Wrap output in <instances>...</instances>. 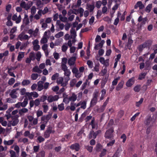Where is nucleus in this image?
Masks as SVG:
<instances>
[{
  "mask_svg": "<svg viewBox=\"0 0 157 157\" xmlns=\"http://www.w3.org/2000/svg\"><path fill=\"white\" fill-rule=\"evenodd\" d=\"M113 128H111L108 129L105 133L104 137L106 139H113Z\"/></svg>",
  "mask_w": 157,
  "mask_h": 157,
  "instance_id": "nucleus-1",
  "label": "nucleus"
},
{
  "mask_svg": "<svg viewBox=\"0 0 157 157\" xmlns=\"http://www.w3.org/2000/svg\"><path fill=\"white\" fill-rule=\"evenodd\" d=\"M101 132V131L99 130L97 131L94 132L93 130H91L90 131L89 134L88 135V138L89 139H91L92 138L95 139L96 138L98 135Z\"/></svg>",
  "mask_w": 157,
  "mask_h": 157,
  "instance_id": "nucleus-2",
  "label": "nucleus"
},
{
  "mask_svg": "<svg viewBox=\"0 0 157 157\" xmlns=\"http://www.w3.org/2000/svg\"><path fill=\"white\" fill-rule=\"evenodd\" d=\"M55 132V131L52 129V128L51 126H49L47 128L44 132V136L46 138H48L50 137L51 133H54Z\"/></svg>",
  "mask_w": 157,
  "mask_h": 157,
  "instance_id": "nucleus-3",
  "label": "nucleus"
},
{
  "mask_svg": "<svg viewBox=\"0 0 157 157\" xmlns=\"http://www.w3.org/2000/svg\"><path fill=\"white\" fill-rule=\"evenodd\" d=\"M59 98V96L55 95L54 96L50 95L48 96L47 98L48 101L49 103H51L53 101H57Z\"/></svg>",
  "mask_w": 157,
  "mask_h": 157,
  "instance_id": "nucleus-4",
  "label": "nucleus"
},
{
  "mask_svg": "<svg viewBox=\"0 0 157 157\" xmlns=\"http://www.w3.org/2000/svg\"><path fill=\"white\" fill-rule=\"evenodd\" d=\"M31 5H28V4H26V2L22 0L20 4V6L22 8L25 9V10H27L29 9L30 7L32 5V2H31Z\"/></svg>",
  "mask_w": 157,
  "mask_h": 157,
  "instance_id": "nucleus-5",
  "label": "nucleus"
},
{
  "mask_svg": "<svg viewBox=\"0 0 157 157\" xmlns=\"http://www.w3.org/2000/svg\"><path fill=\"white\" fill-rule=\"evenodd\" d=\"M70 147L72 150H75L76 151H78L80 149V145L79 144L76 143L71 144Z\"/></svg>",
  "mask_w": 157,
  "mask_h": 157,
  "instance_id": "nucleus-6",
  "label": "nucleus"
},
{
  "mask_svg": "<svg viewBox=\"0 0 157 157\" xmlns=\"http://www.w3.org/2000/svg\"><path fill=\"white\" fill-rule=\"evenodd\" d=\"M51 117V115L50 114L46 115H44L41 117V120L42 121H45L46 123L48 122Z\"/></svg>",
  "mask_w": 157,
  "mask_h": 157,
  "instance_id": "nucleus-7",
  "label": "nucleus"
},
{
  "mask_svg": "<svg viewBox=\"0 0 157 157\" xmlns=\"http://www.w3.org/2000/svg\"><path fill=\"white\" fill-rule=\"evenodd\" d=\"M63 102L65 103V104H68L70 102L69 98H68V95L66 94L65 93H63Z\"/></svg>",
  "mask_w": 157,
  "mask_h": 157,
  "instance_id": "nucleus-8",
  "label": "nucleus"
},
{
  "mask_svg": "<svg viewBox=\"0 0 157 157\" xmlns=\"http://www.w3.org/2000/svg\"><path fill=\"white\" fill-rule=\"evenodd\" d=\"M76 58L75 57H72L70 58L68 60V64L70 66L74 65L76 61Z\"/></svg>",
  "mask_w": 157,
  "mask_h": 157,
  "instance_id": "nucleus-9",
  "label": "nucleus"
},
{
  "mask_svg": "<svg viewBox=\"0 0 157 157\" xmlns=\"http://www.w3.org/2000/svg\"><path fill=\"white\" fill-rule=\"evenodd\" d=\"M71 72L70 70L68 69L65 71H64V75L67 77L65 78V80H66V79H67V80H69L70 79V76L71 75Z\"/></svg>",
  "mask_w": 157,
  "mask_h": 157,
  "instance_id": "nucleus-10",
  "label": "nucleus"
},
{
  "mask_svg": "<svg viewBox=\"0 0 157 157\" xmlns=\"http://www.w3.org/2000/svg\"><path fill=\"white\" fill-rule=\"evenodd\" d=\"M32 71L34 72H37L38 74H40L42 73V71L37 66H35L32 69Z\"/></svg>",
  "mask_w": 157,
  "mask_h": 157,
  "instance_id": "nucleus-11",
  "label": "nucleus"
},
{
  "mask_svg": "<svg viewBox=\"0 0 157 157\" xmlns=\"http://www.w3.org/2000/svg\"><path fill=\"white\" fill-rule=\"evenodd\" d=\"M152 41L151 40H148L146 41L143 44L144 46L146 47H149L152 44Z\"/></svg>",
  "mask_w": 157,
  "mask_h": 157,
  "instance_id": "nucleus-12",
  "label": "nucleus"
},
{
  "mask_svg": "<svg viewBox=\"0 0 157 157\" xmlns=\"http://www.w3.org/2000/svg\"><path fill=\"white\" fill-rule=\"evenodd\" d=\"M69 100L70 101L74 102L77 99V96L74 93L72 94V96L69 97Z\"/></svg>",
  "mask_w": 157,
  "mask_h": 157,
  "instance_id": "nucleus-13",
  "label": "nucleus"
},
{
  "mask_svg": "<svg viewBox=\"0 0 157 157\" xmlns=\"http://www.w3.org/2000/svg\"><path fill=\"white\" fill-rule=\"evenodd\" d=\"M84 11V9L81 8L80 7L79 9H78V10H77L76 9H73V11L72 12V13H73L75 14H76V12H77L78 13H83Z\"/></svg>",
  "mask_w": 157,
  "mask_h": 157,
  "instance_id": "nucleus-14",
  "label": "nucleus"
},
{
  "mask_svg": "<svg viewBox=\"0 0 157 157\" xmlns=\"http://www.w3.org/2000/svg\"><path fill=\"white\" fill-rule=\"evenodd\" d=\"M70 32L71 34V38H72L73 37L74 38H75L77 36V35L75 31V29L73 28H72L70 30Z\"/></svg>",
  "mask_w": 157,
  "mask_h": 157,
  "instance_id": "nucleus-15",
  "label": "nucleus"
},
{
  "mask_svg": "<svg viewBox=\"0 0 157 157\" xmlns=\"http://www.w3.org/2000/svg\"><path fill=\"white\" fill-rule=\"evenodd\" d=\"M44 83V82L42 81L39 82H38V90L40 91L42 90L44 88V86L43 85V84Z\"/></svg>",
  "mask_w": 157,
  "mask_h": 157,
  "instance_id": "nucleus-16",
  "label": "nucleus"
},
{
  "mask_svg": "<svg viewBox=\"0 0 157 157\" xmlns=\"http://www.w3.org/2000/svg\"><path fill=\"white\" fill-rule=\"evenodd\" d=\"M14 141V140L13 139L7 141L5 140L4 141L3 143L5 145H10L13 144Z\"/></svg>",
  "mask_w": 157,
  "mask_h": 157,
  "instance_id": "nucleus-17",
  "label": "nucleus"
},
{
  "mask_svg": "<svg viewBox=\"0 0 157 157\" xmlns=\"http://www.w3.org/2000/svg\"><path fill=\"white\" fill-rule=\"evenodd\" d=\"M135 82L134 77H133L128 80V87L131 86Z\"/></svg>",
  "mask_w": 157,
  "mask_h": 157,
  "instance_id": "nucleus-18",
  "label": "nucleus"
},
{
  "mask_svg": "<svg viewBox=\"0 0 157 157\" xmlns=\"http://www.w3.org/2000/svg\"><path fill=\"white\" fill-rule=\"evenodd\" d=\"M97 102V99L93 98L90 102V107H93L95 105Z\"/></svg>",
  "mask_w": 157,
  "mask_h": 157,
  "instance_id": "nucleus-19",
  "label": "nucleus"
},
{
  "mask_svg": "<svg viewBox=\"0 0 157 157\" xmlns=\"http://www.w3.org/2000/svg\"><path fill=\"white\" fill-rule=\"evenodd\" d=\"M28 99L27 98L24 99L23 102H21V106L23 107H25L28 103Z\"/></svg>",
  "mask_w": 157,
  "mask_h": 157,
  "instance_id": "nucleus-20",
  "label": "nucleus"
},
{
  "mask_svg": "<svg viewBox=\"0 0 157 157\" xmlns=\"http://www.w3.org/2000/svg\"><path fill=\"white\" fill-rule=\"evenodd\" d=\"M30 83V81L29 80H23L21 82V85L23 86L28 85Z\"/></svg>",
  "mask_w": 157,
  "mask_h": 157,
  "instance_id": "nucleus-21",
  "label": "nucleus"
},
{
  "mask_svg": "<svg viewBox=\"0 0 157 157\" xmlns=\"http://www.w3.org/2000/svg\"><path fill=\"white\" fill-rule=\"evenodd\" d=\"M45 156V152L44 151H41L36 155V157H44Z\"/></svg>",
  "mask_w": 157,
  "mask_h": 157,
  "instance_id": "nucleus-22",
  "label": "nucleus"
},
{
  "mask_svg": "<svg viewBox=\"0 0 157 157\" xmlns=\"http://www.w3.org/2000/svg\"><path fill=\"white\" fill-rule=\"evenodd\" d=\"M152 8V4H149L146 7L145 11L146 12L149 13L151 10V9Z\"/></svg>",
  "mask_w": 157,
  "mask_h": 157,
  "instance_id": "nucleus-23",
  "label": "nucleus"
},
{
  "mask_svg": "<svg viewBox=\"0 0 157 157\" xmlns=\"http://www.w3.org/2000/svg\"><path fill=\"white\" fill-rule=\"evenodd\" d=\"M24 52L19 53L17 58L18 61H20L24 57Z\"/></svg>",
  "mask_w": 157,
  "mask_h": 157,
  "instance_id": "nucleus-24",
  "label": "nucleus"
},
{
  "mask_svg": "<svg viewBox=\"0 0 157 157\" xmlns=\"http://www.w3.org/2000/svg\"><path fill=\"white\" fill-rule=\"evenodd\" d=\"M102 148V146L99 143L96 145V150L98 152L101 151Z\"/></svg>",
  "mask_w": 157,
  "mask_h": 157,
  "instance_id": "nucleus-25",
  "label": "nucleus"
},
{
  "mask_svg": "<svg viewBox=\"0 0 157 157\" xmlns=\"http://www.w3.org/2000/svg\"><path fill=\"white\" fill-rule=\"evenodd\" d=\"M124 84V82L123 81L121 82H119L118 84L116 90H117L118 91L120 90L123 87Z\"/></svg>",
  "mask_w": 157,
  "mask_h": 157,
  "instance_id": "nucleus-26",
  "label": "nucleus"
},
{
  "mask_svg": "<svg viewBox=\"0 0 157 157\" xmlns=\"http://www.w3.org/2000/svg\"><path fill=\"white\" fill-rule=\"evenodd\" d=\"M23 21L24 22V23L26 25H27L29 23V19L27 15L26 14H25V17L24 19L23 20Z\"/></svg>",
  "mask_w": 157,
  "mask_h": 157,
  "instance_id": "nucleus-27",
  "label": "nucleus"
},
{
  "mask_svg": "<svg viewBox=\"0 0 157 157\" xmlns=\"http://www.w3.org/2000/svg\"><path fill=\"white\" fill-rule=\"evenodd\" d=\"M147 74V73H142L139 75L138 77L139 80H141L145 78Z\"/></svg>",
  "mask_w": 157,
  "mask_h": 157,
  "instance_id": "nucleus-28",
  "label": "nucleus"
},
{
  "mask_svg": "<svg viewBox=\"0 0 157 157\" xmlns=\"http://www.w3.org/2000/svg\"><path fill=\"white\" fill-rule=\"evenodd\" d=\"M45 140L44 138L41 136H39L38 137L36 141L39 143H41L44 142Z\"/></svg>",
  "mask_w": 157,
  "mask_h": 157,
  "instance_id": "nucleus-29",
  "label": "nucleus"
},
{
  "mask_svg": "<svg viewBox=\"0 0 157 157\" xmlns=\"http://www.w3.org/2000/svg\"><path fill=\"white\" fill-rule=\"evenodd\" d=\"M88 10L90 13L92 12L95 8L94 6V5H89L87 6Z\"/></svg>",
  "mask_w": 157,
  "mask_h": 157,
  "instance_id": "nucleus-30",
  "label": "nucleus"
},
{
  "mask_svg": "<svg viewBox=\"0 0 157 157\" xmlns=\"http://www.w3.org/2000/svg\"><path fill=\"white\" fill-rule=\"evenodd\" d=\"M58 108L59 110L61 111L63 110L64 109V104L63 103H62L58 105Z\"/></svg>",
  "mask_w": 157,
  "mask_h": 157,
  "instance_id": "nucleus-31",
  "label": "nucleus"
},
{
  "mask_svg": "<svg viewBox=\"0 0 157 157\" xmlns=\"http://www.w3.org/2000/svg\"><path fill=\"white\" fill-rule=\"evenodd\" d=\"M142 26V25H141V24L139 25V23L137 25V29L136 31V33L138 34L140 33V31L141 30V27Z\"/></svg>",
  "mask_w": 157,
  "mask_h": 157,
  "instance_id": "nucleus-32",
  "label": "nucleus"
},
{
  "mask_svg": "<svg viewBox=\"0 0 157 157\" xmlns=\"http://www.w3.org/2000/svg\"><path fill=\"white\" fill-rule=\"evenodd\" d=\"M140 85H137L134 87L133 89L136 92H139L140 90L141 87Z\"/></svg>",
  "mask_w": 157,
  "mask_h": 157,
  "instance_id": "nucleus-33",
  "label": "nucleus"
},
{
  "mask_svg": "<svg viewBox=\"0 0 157 157\" xmlns=\"http://www.w3.org/2000/svg\"><path fill=\"white\" fill-rule=\"evenodd\" d=\"M38 75L37 73H33L31 75V78L33 80H35L37 79Z\"/></svg>",
  "mask_w": 157,
  "mask_h": 157,
  "instance_id": "nucleus-34",
  "label": "nucleus"
},
{
  "mask_svg": "<svg viewBox=\"0 0 157 157\" xmlns=\"http://www.w3.org/2000/svg\"><path fill=\"white\" fill-rule=\"evenodd\" d=\"M40 146L39 145L37 146H34L33 147V152L34 153L37 152L40 149Z\"/></svg>",
  "mask_w": 157,
  "mask_h": 157,
  "instance_id": "nucleus-35",
  "label": "nucleus"
},
{
  "mask_svg": "<svg viewBox=\"0 0 157 157\" xmlns=\"http://www.w3.org/2000/svg\"><path fill=\"white\" fill-rule=\"evenodd\" d=\"M36 0V5L37 6V7L39 8H41L42 5H43L41 1L40 0Z\"/></svg>",
  "mask_w": 157,
  "mask_h": 157,
  "instance_id": "nucleus-36",
  "label": "nucleus"
},
{
  "mask_svg": "<svg viewBox=\"0 0 157 157\" xmlns=\"http://www.w3.org/2000/svg\"><path fill=\"white\" fill-rule=\"evenodd\" d=\"M85 148L90 152H91L92 151L93 147L91 146L87 145L85 146Z\"/></svg>",
  "mask_w": 157,
  "mask_h": 157,
  "instance_id": "nucleus-37",
  "label": "nucleus"
},
{
  "mask_svg": "<svg viewBox=\"0 0 157 157\" xmlns=\"http://www.w3.org/2000/svg\"><path fill=\"white\" fill-rule=\"evenodd\" d=\"M106 151L107 150L105 149H103L100 154L99 157H102L105 156L106 154Z\"/></svg>",
  "mask_w": 157,
  "mask_h": 157,
  "instance_id": "nucleus-38",
  "label": "nucleus"
},
{
  "mask_svg": "<svg viewBox=\"0 0 157 157\" xmlns=\"http://www.w3.org/2000/svg\"><path fill=\"white\" fill-rule=\"evenodd\" d=\"M36 116L37 117H39L43 115V112L42 110L38 109L36 112Z\"/></svg>",
  "mask_w": 157,
  "mask_h": 157,
  "instance_id": "nucleus-39",
  "label": "nucleus"
},
{
  "mask_svg": "<svg viewBox=\"0 0 157 157\" xmlns=\"http://www.w3.org/2000/svg\"><path fill=\"white\" fill-rule=\"evenodd\" d=\"M86 102L85 101H83L81 104L80 108L83 109H85L86 108Z\"/></svg>",
  "mask_w": 157,
  "mask_h": 157,
  "instance_id": "nucleus-40",
  "label": "nucleus"
},
{
  "mask_svg": "<svg viewBox=\"0 0 157 157\" xmlns=\"http://www.w3.org/2000/svg\"><path fill=\"white\" fill-rule=\"evenodd\" d=\"M63 32H60L56 34L55 36V37L57 38H59L62 36H63Z\"/></svg>",
  "mask_w": 157,
  "mask_h": 157,
  "instance_id": "nucleus-41",
  "label": "nucleus"
},
{
  "mask_svg": "<svg viewBox=\"0 0 157 157\" xmlns=\"http://www.w3.org/2000/svg\"><path fill=\"white\" fill-rule=\"evenodd\" d=\"M28 109L25 108H23L19 110V113L21 114L22 113H26L28 112Z\"/></svg>",
  "mask_w": 157,
  "mask_h": 157,
  "instance_id": "nucleus-42",
  "label": "nucleus"
},
{
  "mask_svg": "<svg viewBox=\"0 0 157 157\" xmlns=\"http://www.w3.org/2000/svg\"><path fill=\"white\" fill-rule=\"evenodd\" d=\"M107 79L105 78L104 79H103L102 80V81H101V88H103L104 87V86H105V84L107 82Z\"/></svg>",
  "mask_w": 157,
  "mask_h": 157,
  "instance_id": "nucleus-43",
  "label": "nucleus"
},
{
  "mask_svg": "<svg viewBox=\"0 0 157 157\" xmlns=\"http://www.w3.org/2000/svg\"><path fill=\"white\" fill-rule=\"evenodd\" d=\"M15 82V79L14 78H11L9 80L8 84L10 85H13Z\"/></svg>",
  "mask_w": 157,
  "mask_h": 157,
  "instance_id": "nucleus-44",
  "label": "nucleus"
},
{
  "mask_svg": "<svg viewBox=\"0 0 157 157\" xmlns=\"http://www.w3.org/2000/svg\"><path fill=\"white\" fill-rule=\"evenodd\" d=\"M87 64L90 68H92L93 67V63L92 61L90 60H88L87 62Z\"/></svg>",
  "mask_w": 157,
  "mask_h": 157,
  "instance_id": "nucleus-45",
  "label": "nucleus"
},
{
  "mask_svg": "<svg viewBox=\"0 0 157 157\" xmlns=\"http://www.w3.org/2000/svg\"><path fill=\"white\" fill-rule=\"evenodd\" d=\"M146 48L144 46V44H142L140 45L138 47V49L139 51L140 52H141L142 51L143 48Z\"/></svg>",
  "mask_w": 157,
  "mask_h": 157,
  "instance_id": "nucleus-46",
  "label": "nucleus"
},
{
  "mask_svg": "<svg viewBox=\"0 0 157 157\" xmlns=\"http://www.w3.org/2000/svg\"><path fill=\"white\" fill-rule=\"evenodd\" d=\"M61 68L62 70L64 71H65L68 70L67 67L65 63H62L61 64Z\"/></svg>",
  "mask_w": 157,
  "mask_h": 157,
  "instance_id": "nucleus-47",
  "label": "nucleus"
},
{
  "mask_svg": "<svg viewBox=\"0 0 157 157\" xmlns=\"http://www.w3.org/2000/svg\"><path fill=\"white\" fill-rule=\"evenodd\" d=\"M42 107L43 108V112L46 113L48 109V107L47 105H43Z\"/></svg>",
  "mask_w": 157,
  "mask_h": 157,
  "instance_id": "nucleus-48",
  "label": "nucleus"
},
{
  "mask_svg": "<svg viewBox=\"0 0 157 157\" xmlns=\"http://www.w3.org/2000/svg\"><path fill=\"white\" fill-rule=\"evenodd\" d=\"M120 78V77H118L115 79L112 82V85L113 86L116 85L117 83L118 80H119Z\"/></svg>",
  "mask_w": 157,
  "mask_h": 157,
  "instance_id": "nucleus-49",
  "label": "nucleus"
},
{
  "mask_svg": "<svg viewBox=\"0 0 157 157\" xmlns=\"http://www.w3.org/2000/svg\"><path fill=\"white\" fill-rule=\"evenodd\" d=\"M115 142V140L113 139L111 141L109 142L107 144V146L108 147L112 146H113Z\"/></svg>",
  "mask_w": 157,
  "mask_h": 157,
  "instance_id": "nucleus-50",
  "label": "nucleus"
},
{
  "mask_svg": "<svg viewBox=\"0 0 157 157\" xmlns=\"http://www.w3.org/2000/svg\"><path fill=\"white\" fill-rule=\"evenodd\" d=\"M144 100V98H141L140 100L138 102H136V106L137 107H139L140 105L143 102Z\"/></svg>",
  "mask_w": 157,
  "mask_h": 157,
  "instance_id": "nucleus-51",
  "label": "nucleus"
},
{
  "mask_svg": "<svg viewBox=\"0 0 157 157\" xmlns=\"http://www.w3.org/2000/svg\"><path fill=\"white\" fill-rule=\"evenodd\" d=\"M40 100L39 99H36L34 101V105L35 106H38L40 104Z\"/></svg>",
  "mask_w": 157,
  "mask_h": 157,
  "instance_id": "nucleus-52",
  "label": "nucleus"
},
{
  "mask_svg": "<svg viewBox=\"0 0 157 157\" xmlns=\"http://www.w3.org/2000/svg\"><path fill=\"white\" fill-rule=\"evenodd\" d=\"M59 74L58 73H56L54 74L52 77L51 79L52 80H55L59 77Z\"/></svg>",
  "mask_w": 157,
  "mask_h": 157,
  "instance_id": "nucleus-53",
  "label": "nucleus"
},
{
  "mask_svg": "<svg viewBox=\"0 0 157 157\" xmlns=\"http://www.w3.org/2000/svg\"><path fill=\"white\" fill-rule=\"evenodd\" d=\"M59 18L60 20L63 22H66L67 20V18L66 17H63L61 15H59Z\"/></svg>",
  "mask_w": 157,
  "mask_h": 157,
  "instance_id": "nucleus-54",
  "label": "nucleus"
},
{
  "mask_svg": "<svg viewBox=\"0 0 157 157\" xmlns=\"http://www.w3.org/2000/svg\"><path fill=\"white\" fill-rule=\"evenodd\" d=\"M101 4L102 3L101 1H98L96 2V6L98 9H99L101 6Z\"/></svg>",
  "mask_w": 157,
  "mask_h": 157,
  "instance_id": "nucleus-55",
  "label": "nucleus"
},
{
  "mask_svg": "<svg viewBox=\"0 0 157 157\" xmlns=\"http://www.w3.org/2000/svg\"><path fill=\"white\" fill-rule=\"evenodd\" d=\"M68 48V46L67 45V44H64L62 47V50L63 52H65L67 50Z\"/></svg>",
  "mask_w": 157,
  "mask_h": 157,
  "instance_id": "nucleus-56",
  "label": "nucleus"
},
{
  "mask_svg": "<svg viewBox=\"0 0 157 157\" xmlns=\"http://www.w3.org/2000/svg\"><path fill=\"white\" fill-rule=\"evenodd\" d=\"M46 100H47V97L45 95L42 96L40 99V101L42 102H44Z\"/></svg>",
  "mask_w": 157,
  "mask_h": 157,
  "instance_id": "nucleus-57",
  "label": "nucleus"
},
{
  "mask_svg": "<svg viewBox=\"0 0 157 157\" xmlns=\"http://www.w3.org/2000/svg\"><path fill=\"white\" fill-rule=\"evenodd\" d=\"M76 83V80L75 79H73L70 82V85L71 87H73L75 84Z\"/></svg>",
  "mask_w": 157,
  "mask_h": 157,
  "instance_id": "nucleus-58",
  "label": "nucleus"
},
{
  "mask_svg": "<svg viewBox=\"0 0 157 157\" xmlns=\"http://www.w3.org/2000/svg\"><path fill=\"white\" fill-rule=\"evenodd\" d=\"M63 79L62 77H60L57 80V82L58 85L60 84L63 82Z\"/></svg>",
  "mask_w": 157,
  "mask_h": 157,
  "instance_id": "nucleus-59",
  "label": "nucleus"
},
{
  "mask_svg": "<svg viewBox=\"0 0 157 157\" xmlns=\"http://www.w3.org/2000/svg\"><path fill=\"white\" fill-rule=\"evenodd\" d=\"M18 121L17 119H15L12 121L11 124L13 126H15L18 124Z\"/></svg>",
  "mask_w": 157,
  "mask_h": 157,
  "instance_id": "nucleus-60",
  "label": "nucleus"
},
{
  "mask_svg": "<svg viewBox=\"0 0 157 157\" xmlns=\"http://www.w3.org/2000/svg\"><path fill=\"white\" fill-rule=\"evenodd\" d=\"M36 56L37 57L36 59L38 61H39L40 60V59L41 57V54L40 52H38L36 53Z\"/></svg>",
  "mask_w": 157,
  "mask_h": 157,
  "instance_id": "nucleus-61",
  "label": "nucleus"
},
{
  "mask_svg": "<svg viewBox=\"0 0 157 157\" xmlns=\"http://www.w3.org/2000/svg\"><path fill=\"white\" fill-rule=\"evenodd\" d=\"M36 8L35 6H33L31 9V13L32 14H34L36 13Z\"/></svg>",
  "mask_w": 157,
  "mask_h": 157,
  "instance_id": "nucleus-62",
  "label": "nucleus"
},
{
  "mask_svg": "<svg viewBox=\"0 0 157 157\" xmlns=\"http://www.w3.org/2000/svg\"><path fill=\"white\" fill-rule=\"evenodd\" d=\"M71 26V24L70 23H67L65 25V29L66 30L68 31L69 30Z\"/></svg>",
  "mask_w": 157,
  "mask_h": 157,
  "instance_id": "nucleus-63",
  "label": "nucleus"
},
{
  "mask_svg": "<svg viewBox=\"0 0 157 157\" xmlns=\"http://www.w3.org/2000/svg\"><path fill=\"white\" fill-rule=\"evenodd\" d=\"M10 152L11 157H16V153L14 151L11 150L10 151Z\"/></svg>",
  "mask_w": 157,
  "mask_h": 157,
  "instance_id": "nucleus-64",
  "label": "nucleus"
}]
</instances>
